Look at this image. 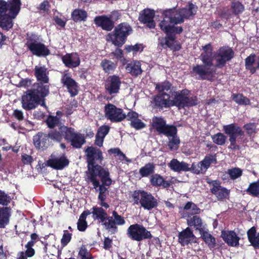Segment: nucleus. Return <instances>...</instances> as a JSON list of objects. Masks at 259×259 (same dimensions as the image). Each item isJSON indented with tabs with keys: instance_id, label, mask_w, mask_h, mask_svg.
<instances>
[{
	"instance_id": "1",
	"label": "nucleus",
	"mask_w": 259,
	"mask_h": 259,
	"mask_svg": "<svg viewBox=\"0 0 259 259\" xmlns=\"http://www.w3.org/2000/svg\"><path fill=\"white\" fill-rule=\"evenodd\" d=\"M49 87L41 83L33 85L32 89L27 91L22 97V107L26 110H30L36 107L38 105L46 107L45 97L49 93Z\"/></svg>"
},
{
	"instance_id": "2",
	"label": "nucleus",
	"mask_w": 259,
	"mask_h": 259,
	"mask_svg": "<svg viewBox=\"0 0 259 259\" xmlns=\"http://www.w3.org/2000/svg\"><path fill=\"white\" fill-rule=\"evenodd\" d=\"M20 5V0H9L8 4L0 0V26L3 29L8 30L12 27V19L19 12Z\"/></svg>"
},
{
	"instance_id": "3",
	"label": "nucleus",
	"mask_w": 259,
	"mask_h": 259,
	"mask_svg": "<svg viewBox=\"0 0 259 259\" xmlns=\"http://www.w3.org/2000/svg\"><path fill=\"white\" fill-rule=\"evenodd\" d=\"M204 52L200 56L203 65H197L193 67L192 73L199 75L200 79L210 80L214 70L212 64V49L210 44L203 47Z\"/></svg>"
},
{
	"instance_id": "4",
	"label": "nucleus",
	"mask_w": 259,
	"mask_h": 259,
	"mask_svg": "<svg viewBox=\"0 0 259 259\" xmlns=\"http://www.w3.org/2000/svg\"><path fill=\"white\" fill-rule=\"evenodd\" d=\"M134 203L140 204L145 209L150 210L158 205V201L151 193L145 191H135L132 194Z\"/></svg>"
},
{
	"instance_id": "5",
	"label": "nucleus",
	"mask_w": 259,
	"mask_h": 259,
	"mask_svg": "<svg viewBox=\"0 0 259 259\" xmlns=\"http://www.w3.org/2000/svg\"><path fill=\"white\" fill-rule=\"evenodd\" d=\"M132 31L131 26L123 23L118 25L114 30V33H109L107 36V40L117 46H121L124 42L126 37Z\"/></svg>"
},
{
	"instance_id": "6",
	"label": "nucleus",
	"mask_w": 259,
	"mask_h": 259,
	"mask_svg": "<svg viewBox=\"0 0 259 259\" xmlns=\"http://www.w3.org/2000/svg\"><path fill=\"white\" fill-rule=\"evenodd\" d=\"M101 178L104 185L109 186L112 183V180L109 178V172L106 169L101 167V166H96L95 169L88 173V179L92 183L94 188L97 189L99 186V181L98 177Z\"/></svg>"
},
{
	"instance_id": "7",
	"label": "nucleus",
	"mask_w": 259,
	"mask_h": 259,
	"mask_svg": "<svg viewBox=\"0 0 259 259\" xmlns=\"http://www.w3.org/2000/svg\"><path fill=\"white\" fill-rule=\"evenodd\" d=\"M38 40V37L34 35L30 37L26 43L29 50L33 55L37 56H46L49 55V50L44 44Z\"/></svg>"
},
{
	"instance_id": "8",
	"label": "nucleus",
	"mask_w": 259,
	"mask_h": 259,
	"mask_svg": "<svg viewBox=\"0 0 259 259\" xmlns=\"http://www.w3.org/2000/svg\"><path fill=\"white\" fill-rule=\"evenodd\" d=\"M61 132L65 135V139L69 141L74 147L80 148L85 142L83 136L75 132L73 128L64 126L61 127Z\"/></svg>"
},
{
	"instance_id": "9",
	"label": "nucleus",
	"mask_w": 259,
	"mask_h": 259,
	"mask_svg": "<svg viewBox=\"0 0 259 259\" xmlns=\"http://www.w3.org/2000/svg\"><path fill=\"white\" fill-rule=\"evenodd\" d=\"M127 234L130 238L137 241L152 237L149 231L137 224L131 225L127 229Z\"/></svg>"
},
{
	"instance_id": "10",
	"label": "nucleus",
	"mask_w": 259,
	"mask_h": 259,
	"mask_svg": "<svg viewBox=\"0 0 259 259\" xmlns=\"http://www.w3.org/2000/svg\"><path fill=\"white\" fill-rule=\"evenodd\" d=\"M105 115L106 117L112 122H120L126 118V115L123 113L122 109L111 104L105 105Z\"/></svg>"
},
{
	"instance_id": "11",
	"label": "nucleus",
	"mask_w": 259,
	"mask_h": 259,
	"mask_svg": "<svg viewBox=\"0 0 259 259\" xmlns=\"http://www.w3.org/2000/svg\"><path fill=\"white\" fill-rule=\"evenodd\" d=\"M189 91L183 90L180 92H176L177 99L176 105L179 108H184L194 106L197 104V100L196 97H188Z\"/></svg>"
},
{
	"instance_id": "12",
	"label": "nucleus",
	"mask_w": 259,
	"mask_h": 259,
	"mask_svg": "<svg viewBox=\"0 0 259 259\" xmlns=\"http://www.w3.org/2000/svg\"><path fill=\"white\" fill-rule=\"evenodd\" d=\"M85 153L88 162V170L89 172H90L95 169L96 166H99L98 164H95V161H101L102 154L99 149L93 147H88L85 150Z\"/></svg>"
},
{
	"instance_id": "13",
	"label": "nucleus",
	"mask_w": 259,
	"mask_h": 259,
	"mask_svg": "<svg viewBox=\"0 0 259 259\" xmlns=\"http://www.w3.org/2000/svg\"><path fill=\"white\" fill-rule=\"evenodd\" d=\"M125 223L124 218L114 211L112 212V216L107 218V221L104 222V226L111 234H114L117 230L116 225L121 226Z\"/></svg>"
},
{
	"instance_id": "14",
	"label": "nucleus",
	"mask_w": 259,
	"mask_h": 259,
	"mask_svg": "<svg viewBox=\"0 0 259 259\" xmlns=\"http://www.w3.org/2000/svg\"><path fill=\"white\" fill-rule=\"evenodd\" d=\"M173 99H170L169 95L167 94H160L155 96L154 99L155 106L160 108H167L172 106H177L176 92H171Z\"/></svg>"
},
{
	"instance_id": "15",
	"label": "nucleus",
	"mask_w": 259,
	"mask_h": 259,
	"mask_svg": "<svg viewBox=\"0 0 259 259\" xmlns=\"http://www.w3.org/2000/svg\"><path fill=\"white\" fill-rule=\"evenodd\" d=\"M234 56L232 50L229 47L220 48L217 52L215 59L217 61L216 66L222 67L226 63L231 60Z\"/></svg>"
},
{
	"instance_id": "16",
	"label": "nucleus",
	"mask_w": 259,
	"mask_h": 259,
	"mask_svg": "<svg viewBox=\"0 0 259 259\" xmlns=\"http://www.w3.org/2000/svg\"><path fill=\"white\" fill-rule=\"evenodd\" d=\"M216 161L215 155H208L205 156L202 161L197 163H193L191 168L195 174L203 173L206 171L211 163H215Z\"/></svg>"
},
{
	"instance_id": "17",
	"label": "nucleus",
	"mask_w": 259,
	"mask_h": 259,
	"mask_svg": "<svg viewBox=\"0 0 259 259\" xmlns=\"http://www.w3.org/2000/svg\"><path fill=\"white\" fill-rule=\"evenodd\" d=\"M152 126L159 133L163 134H174L176 132V127L166 125L165 120L161 117L155 116L152 119Z\"/></svg>"
},
{
	"instance_id": "18",
	"label": "nucleus",
	"mask_w": 259,
	"mask_h": 259,
	"mask_svg": "<svg viewBox=\"0 0 259 259\" xmlns=\"http://www.w3.org/2000/svg\"><path fill=\"white\" fill-rule=\"evenodd\" d=\"M223 130L225 133L229 136V141L232 146L235 145L237 137H241L243 135L241 128L233 124L224 125Z\"/></svg>"
},
{
	"instance_id": "19",
	"label": "nucleus",
	"mask_w": 259,
	"mask_h": 259,
	"mask_svg": "<svg viewBox=\"0 0 259 259\" xmlns=\"http://www.w3.org/2000/svg\"><path fill=\"white\" fill-rule=\"evenodd\" d=\"M61 81L65 86L72 96H74L78 93V85L77 82L71 77V75L68 73L62 74Z\"/></svg>"
},
{
	"instance_id": "20",
	"label": "nucleus",
	"mask_w": 259,
	"mask_h": 259,
	"mask_svg": "<svg viewBox=\"0 0 259 259\" xmlns=\"http://www.w3.org/2000/svg\"><path fill=\"white\" fill-rule=\"evenodd\" d=\"M48 165L56 169H62L69 164V160L66 157L62 154L59 156L52 154L47 161Z\"/></svg>"
},
{
	"instance_id": "21",
	"label": "nucleus",
	"mask_w": 259,
	"mask_h": 259,
	"mask_svg": "<svg viewBox=\"0 0 259 259\" xmlns=\"http://www.w3.org/2000/svg\"><path fill=\"white\" fill-rule=\"evenodd\" d=\"M163 20L160 23L159 26L160 29L168 35L175 31V27L172 24L181 23V18H171L164 15Z\"/></svg>"
},
{
	"instance_id": "22",
	"label": "nucleus",
	"mask_w": 259,
	"mask_h": 259,
	"mask_svg": "<svg viewBox=\"0 0 259 259\" xmlns=\"http://www.w3.org/2000/svg\"><path fill=\"white\" fill-rule=\"evenodd\" d=\"M207 182L212 187L210 189L211 192L219 200L225 198L229 195L230 191L225 188L221 187L219 181L208 180Z\"/></svg>"
},
{
	"instance_id": "23",
	"label": "nucleus",
	"mask_w": 259,
	"mask_h": 259,
	"mask_svg": "<svg viewBox=\"0 0 259 259\" xmlns=\"http://www.w3.org/2000/svg\"><path fill=\"white\" fill-rule=\"evenodd\" d=\"M120 84L121 81L119 77L116 75H111L107 79L105 88L106 91L111 95L118 92Z\"/></svg>"
},
{
	"instance_id": "24",
	"label": "nucleus",
	"mask_w": 259,
	"mask_h": 259,
	"mask_svg": "<svg viewBox=\"0 0 259 259\" xmlns=\"http://www.w3.org/2000/svg\"><path fill=\"white\" fill-rule=\"evenodd\" d=\"M178 238L179 242L182 246H185L189 243L196 242L195 235L188 227L179 233Z\"/></svg>"
},
{
	"instance_id": "25",
	"label": "nucleus",
	"mask_w": 259,
	"mask_h": 259,
	"mask_svg": "<svg viewBox=\"0 0 259 259\" xmlns=\"http://www.w3.org/2000/svg\"><path fill=\"white\" fill-rule=\"evenodd\" d=\"M62 60L64 65L69 68L77 67L80 63V58L75 53L66 54L62 57Z\"/></svg>"
},
{
	"instance_id": "26",
	"label": "nucleus",
	"mask_w": 259,
	"mask_h": 259,
	"mask_svg": "<svg viewBox=\"0 0 259 259\" xmlns=\"http://www.w3.org/2000/svg\"><path fill=\"white\" fill-rule=\"evenodd\" d=\"M139 114L134 112L130 111L126 115L127 120L130 121L131 126L137 130H141L146 126V124L139 118Z\"/></svg>"
},
{
	"instance_id": "27",
	"label": "nucleus",
	"mask_w": 259,
	"mask_h": 259,
	"mask_svg": "<svg viewBox=\"0 0 259 259\" xmlns=\"http://www.w3.org/2000/svg\"><path fill=\"white\" fill-rule=\"evenodd\" d=\"M154 11L150 9H145L140 13L139 19L143 23L147 24V26L150 28L155 27V23L153 21Z\"/></svg>"
},
{
	"instance_id": "28",
	"label": "nucleus",
	"mask_w": 259,
	"mask_h": 259,
	"mask_svg": "<svg viewBox=\"0 0 259 259\" xmlns=\"http://www.w3.org/2000/svg\"><path fill=\"white\" fill-rule=\"evenodd\" d=\"M221 236L225 242L229 245L236 246L239 244V238L234 231H222Z\"/></svg>"
},
{
	"instance_id": "29",
	"label": "nucleus",
	"mask_w": 259,
	"mask_h": 259,
	"mask_svg": "<svg viewBox=\"0 0 259 259\" xmlns=\"http://www.w3.org/2000/svg\"><path fill=\"white\" fill-rule=\"evenodd\" d=\"M94 22L98 26L101 27L103 29L110 31L113 28V22L106 16H101L95 17Z\"/></svg>"
},
{
	"instance_id": "30",
	"label": "nucleus",
	"mask_w": 259,
	"mask_h": 259,
	"mask_svg": "<svg viewBox=\"0 0 259 259\" xmlns=\"http://www.w3.org/2000/svg\"><path fill=\"white\" fill-rule=\"evenodd\" d=\"M34 74L38 81L47 83L49 82V71L47 68L41 65L36 66L34 68Z\"/></svg>"
},
{
	"instance_id": "31",
	"label": "nucleus",
	"mask_w": 259,
	"mask_h": 259,
	"mask_svg": "<svg viewBox=\"0 0 259 259\" xmlns=\"http://www.w3.org/2000/svg\"><path fill=\"white\" fill-rule=\"evenodd\" d=\"M170 168L174 171H187L191 169L190 165L185 162H180L177 159H172L168 164Z\"/></svg>"
},
{
	"instance_id": "32",
	"label": "nucleus",
	"mask_w": 259,
	"mask_h": 259,
	"mask_svg": "<svg viewBox=\"0 0 259 259\" xmlns=\"http://www.w3.org/2000/svg\"><path fill=\"white\" fill-rule=\"evenodd\" d=\"M159 44L163 48L168 47L172 50H179L181 47L175 40V37L169 34L165 38H162L159 39Z\"/></svg>"
},
{
	"instance_id": "33",
	"label": "nucleus",
	"mask_w": 259,
	"mask_h": 259,
	"mask_svg": "<svg viewBox=\"0 0 259 259\" xmlns=\"http://www.w3.org/2000/svg\"><path fill=\"white\" fill-rule=\"evenodd\" d=\"M49 137L44 133H38L33 137V142L35 146L39 149L44 150L49 145Z\"/></svg>"
},
{
	"instance_id": "34",
	"label": "nucleus",
	"mask_w": 259,
	"mask_h": 259,
	"mask_svg": "<svg viewBox=\"0 0 259 259\" xmlns=\"http://www.w3.org/2000/svg\"><path fill=\"white\" fill-rule=\"evenodd\" d=\"M246 69L249 70L252 73L255 72L256 69L259 68V56L251 55L245 60Z\"/></svg>"
},
{
	"instance_id": "35",
	"label": "nucleus",
	"mask_w": 259,
	"mask_h": 259,
	"mask_svg": "<svg viewBox=\"0 0 259 259\" xmlns=\"http://www.w3.org/2000/svg\"><path fill=\"white\" fill-rule=\"evenodd\" d=\"M200 209L193 203L188 202L184 207L180 211L183 217H189L190 215L197 214L199 212Z\"/></svg>"
},
{
	"instance_id": "36",
	"label": "nucleus",
	"mask_w": 259,
	"mask_h": 259,
	"mask_svg": "<svg viewBox=\"0 0 259 259\" xmlns=\"http://www.w3.org/2000/svg\"><path fill=\"white\" fill-rule=\"evenodd\" d=\"M91 213L94 219L99 220L103 224L105 221H107V218L109 217L106 211L102 208L99 207H93Z\"/></svg>"
},
{
	"instance_id": "37",
	"label": "nucleus",
	"mask_w": 259,
	"mask_h": 259,
	"mask_svg": "<svg viewBox=\"0 0 259 259\" xmlns=\"http://www.w3.org/2000/svg\"><path fill=\"white\" fill-rule=\"evenodd\" d=\"M110 127L108 125L101 126L96 136L95 144L98 146H102L105 137L108 134Z\"/></svg>"
},
{
	"instance_id": "38",
	"label": "nucleus",
	"mask_w": 259,
	"mask_h": 259,
	"mask_svg": "<svg viewBox=\"0 0 259 259\" xmlns=\"http://www.w3.org/2000/svg\"><path fill=\"white\" fill-rule=\"evenodd\" d=\"M126 70L132 75L136 76L141 74L142 72L141 63L137 61H134L127 64Z\"/></svg>"
},
{
	"instance_id": "39",
	"label": "nucleus",
	"mask_w": 259,
	"mask_h": 259,
	"mask_svg": "<svg viewBox=\"0 0 259 259\" xmlns=\"http://www.w3.org/2000/svg\"><path fill=\"white\" fill-rule=\"evenodd\" d=\"M10 216L9 207H0V228H4L8 224Z\"/></svg>"
},
{
	"instance_id": "40",
	"label": "nucleus",
	"mask_w": 259,
	"mask_h": 259,
	"mask_svg": "<svg viewBox=\"0 0 259 259\" xmlns=\"http://www.w3.org/2000/svg\"><path fill=\"white\" fill-rule=\"evenodd\" d=\"M248 240L251 245L255 248L259 247V233H257L256 228L254 227L251 228L247 231Z\"/></svg>"
},
{
	"instance_id": "41",
	"label": "nucleus",
	"mask_w": 259,
	"mask_h": 259,
	"mask_svg": "<svg viewBox=\"0 0 259 259\" xmlns=\"http://www.w3.org/2000/svg\"><path fill=\"white\" fill-rule=\"evenodd\" d=\"M88 17L87 12L82 9H75L71 14L72 20L76 22L85 21Z\"/></svg>"
},
{
	"instance_id": "42",
	"label": "nucleus",
	"mask_w": 259,
	"mask_h": 259,
	"mask_svg": "<svg viewBox=\"0 0 259 259\" xmlns=\"http://www.w3.org/2000/svg\"><path fill=\"white\" fill-rule=\"evenodd\" d=\"M182 15L183 18L188 19L191 16H194L197 11L196 7L192 4H190L185 8L180 10Z\"/></svg>"
},
{
	"instance_id": "43",
	"label": "nucleus",
	"mask_w": 259,
	"mask_h": 259,
	"mask_svg": "<svg viewBox=\"0 0 259 259\" xmlns=\"http://www.w3.org/2000/svg\"><path fill=\"white\" fill-rule=\"evenodd\" d=\"M177 128H176V132L174 134H166V136L168 137V147L171 150H176L178 149L180 144V140L176 136Z\"/></svg>"
},
{
	"instance_id": "44",
	"label": "nucleus",
	"mask_w": 259,
	"mask_h": 259,
	"mask_svg": "<svg viewBox=\"0 0 259 259\" xmlns=\"http://www.w3.org/2000/svg\"><path fill=\"white\" fill-rule=\"evenodd\" d=\"M150 182L151 184L154 186L162 185L164 188L169 186L170 184L167 181H165L163 178L158 174H155L151 177Z\"/></svg>"
},
{
	"instance_id": "45",
	"label": "nucleus",
	"mask_w": 259,
	"mask_h": 259,
	"mask_svg": "<svg viewBox=\"0 0 259 259\" xmlns=\"http://www.w3.org/2000/svg\"><path fill=\"white\" fill-rule=\"evenodd\" d=\"M91 214L89 210L83 211L80 215L77 222V228L80 231H84L87 227V223L85 221L87 217Z\"/></svg>"
},
{
	"instance_id": "46",
	"label": "nucleus",
	"mask_w": 259,
	"mask_h": 259,
	"mask_svg": "<svg viewBox=\"0 0 259 259\" xmlns=\"http://www.w3.org/2000/svg\"><path fill=\"white\" fill-rule=\"evenodd\" d=\"M200 231L201 237L204 241L208 245L209 247H214L215 245V238L210 234L206 231H202L201 230H200Z\"/></svg>"
},
{
	"instance_id": "47",
	"label": "nucleus",
	"mask_w": 259,
	"mask_h": 259,
	"mask_svg": "<svg viewBox=\"0 0 259 259\" xmlns=\"http://www.w3.org/2000/svg\"><path fill=\"white\" fill-rule=\"evenodd\" d=\"M154 165L151 163H148L139 170V173L143 177H146L154 172Z\"/></svg>"
},
{
	"instance_id": "48",
	"label": "nucleus",
	"mask_w": 259,
	"mask_h": 259,
	"mask_svg": "<svg viewBox=\"0 0 259 259\" xmlns=\"http://www.w3.org/2000/svg\"><path fill=\"white\" fill-rule=\"evenodd\" d=\"M48 136L49 138L53 140L54 142H60L63 138H65V135L62 133L61 132V127L59 129V131H50Z\"/></svg>"
},
{
	"instance_id": "49",
	"label": "nucleus",
	"mask_w": 259,
	"mask_h": 259,
	"mask_svg": "<svg viewBox=\"0 0 259 259\" xmlns=\"http://www.w3.org/2000/svg\"><path fill=\"white\" fill-rule=\"evenodd\" d=\"M101 66L105 72L109 73L113 71L116 67V65L113 62L106 59L101 62Z\"/></svg>"
},
{
	"instance_id": "50",
	"label": "nucleus",
	"mask_w": 259,
	"mask_h": 259,
	"mask_svg": "<svg viewBox=\"0 0 259 259\" xmlns=\"http://www.w3.org/2000/svg\"><path fill=\"white\" fill-rule=\"evenodd\" d=\"M163 15H166V16L169 17L171 19L175 18L176 19L177 18H181V19H182L181 23L184 21V19L180 10H177L175 9L167 10L164 12Z\"/></svg>"
},
{
	"instance_id": "51",
	"label": "nucleus",
	"mask_w": 259,
	"mask_h": 259,
	"mask_svg": "<svg viewBox=\"0 0 259 259\" xmlns=\"http://www.w3.org/2000/svg\"><path fill=\"white\" fill-rule=\"evenodd\" d=\"M231 8L235 15H239L244 10V6L239 1L233 2L231 4Z\"/></svg>"
},
{
	"instance_id": "52",
	"label": "nucleus",
	"mask_w": 259,
	"mask_h": 259,
	"mask_svg": "<svg viewBox=\"0 0 259 259\" xmlns=\"http://www.w3.org/2000/svg\"><path fill=\"white\" fill-rule=\"evenodd\" d=\"M232 98L236 103L240 105H246L250 104L249 100L242 94H233Z\"/></svg>"
},
{
	"instance_id": "53",
	"label": "nucleus",
	"mask_w": 259,
	"mask_h": 259,
	"mask_svg": "<svg viewBox=\"0 0 259 259\" xmlns=\"http://www.w3.org/2000/svg\"><path fill=\"white\" fill-rule=\"evenodd\" d=\"M187 224L189 226H194L196 229H199L202 225V221L199 217L194 215L187 220Z\"/></svg>"
},
{
	"instance_id": "54",
	"label": "nucleus",
	"mask_w": 259,
	"mask_h": 259,
	"mask_svg": "<svg viewBox=\"0 0 259 259\" xmlns=\"http://www.w3.org/2000/svg\"><path fill=\"white\" fill-rule=\"evenodd\" d=\"M247 192L253 196H258L259 195V180L250 184L247 189Z\"/></svg>"
},
{
	"instance_id": "55",
	"label": "nucleus",
	"mask_w": 259,
	"mask_h": 259,
	"mask_svg": "<svg viewBox=\"0 0 259 259\" xmlns=\"http://www.w3.org/2000/svg\"><path fill=\"white\" fill-rule=\"evenodd\" d=\"M226 137L222 133H218L212 136L213 142L219 145H224L226 141Z\"/></svg>"
},
{
	"instance_id": "56",
	"label": "nucleus",
	"mask_w": 259,
	"mask_h": 259,
	"mask_svg": "<svg viewBox=\"0 0 259 259\" xmlns=\"http://www.w3.org/2000/svg\"><path fill=\"white\" fill-rule=\"evenodd\" d=\"M227 174L229 175L231 179L235 180L241 177L242 174V171L241 169L235 167L229 169Z\"/></svg>"
},
{
	"instance_id": "57",
	"label": "nucleus",
	"mask_w": 259,
	"mask_h": 259,
	"mask_svg": "<svg viewBox=\"0 0 259 259\" xmlns=\"http://www.w3.org/2000/svg\"><path fill=\"white\" fill-rule=\"evenodd\" d=\"M170 84L167 81H164L161 83H157L156 84V89L159 92L160 94H165V91H167L170 89Z\"/></svg>"
},
{
	"instance_id": "58",
	"label": "nucleus",
	"mask_w": 259,
	"mask_h": 259,
	"mask_svg": "<svg viewBox=\"0 0 259 259\" xmlns=\"http://www.w3.org/2000/svg\"><path fill=\"white\" fill-rule=\"evenodd\" d=\"M11 198L5 192L0 190V204L4 206L10 203Z\"/></svg>"
},
{
	"instance_id": "59",
	"label": "nucleus",
	"mask_w": 259,
	"mask_h": 259,
	"mask_svg": "<svg viewBox=\"0 0 259 259\" xmlns=\"http://www.w3.org/2000/svg\"><path fill=\"white\" fill-rule=\"evenodd\" d=\"M59 122V119L56 116H49L47 120V123L50 128H53L56 126Z\"/></svg>"
},
{
	"instance_id": "60",
	"label": "nucleus",
	"mask_w": 259,
	"mask_h": 259,
	"mask_svg": "<svg viewBox=\"0 0 259 259\" xmlns=\"http://www.w3.org/2000/svg\"><path fill=\"white\" fill-rule=\"evenodd\" d=\"M244 128L247 133L251 135L255 133L256 126L255 123H250L245 124Z\"/></svg>"
},
{
	"instance_id": "61",
	"label": "nucleus",
	"mask_w": 259,
	"mask_h": 259,
	"mask_svg": "<svg viewBox=\"0 0 259 259\" xmlns=\"http://www.w3.org/2000/svg\"><path fill=\"white\" fill-rule=\"evenodd\" d=\"M71 234L67 231H64V234L61 239V243L63 246L66 245L70 241Z\"/></svg>"
},
{
	"instance_id": "62",
	"label": "nucleus",
	"mask_w": 259,
	"mask_h": 259,
	"mask_svg": "<svg viewBox=\"0 0 259 259\" xmlns=\"http://www.w3.org/2000/svg\"><path fill=\"white\" fill-rule=\"evenodd\" d=\"M79 255L81 259H86L90 257L92 255L84 247H81L79 251Z\"/></svg>"
},
{
	"instance_id": "63",
	"label": "nucleus",
	"mask_w": 259,
	"mask_h": 259,
	"mask_svg": "<svg viewBox=\"0 0 259 259\" xmlns=\"http://www.w3.org/2000/svg\"><path fill=\"white\" fill-rule=\"evenodd\" d=\"M99 194L98 196L99 199H105V192L107 191V189L103 185H100L99 184Z\"/></svg>"
},
{
	"instance_id": "64",
	"label": "nucleus",
	"mask_w": 259,
	"mask_h": 259,
	"mask_svg": "<svg viewBox=\"0 0 259 259\" xmlns=\"http://www.w3.org/2000/svg\"><path fill=\"white\" fill-rule=\"evenodd\" d=\"M22 161L25 164H30L33 161V158L31 156L24 154L22 155Z\"/></svg>"
}]
</instances>
